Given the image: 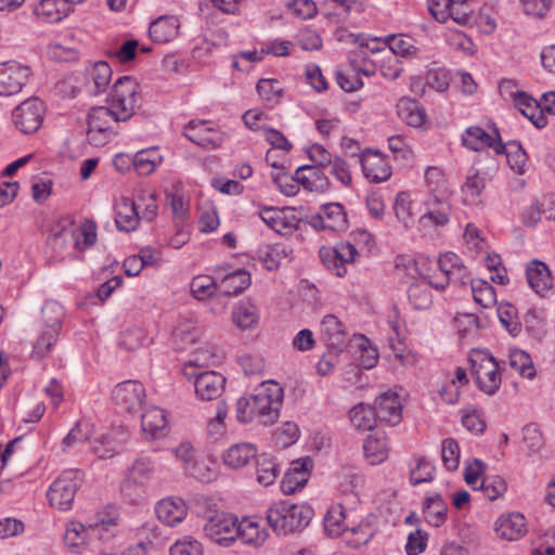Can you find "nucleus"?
<instances>
[{
	"label": "nucleus",
	"instance_id": "f257e3e1",
	"mask_svg": "<svg viewBox=\"0 0 555 555\" xmlns=\"http://www.w3.org/2000/svg\"><path fill=\"white\" fill-rule=\"evenodd\" d=\"M360 500L356 492L345 493L343 500L333 504L325 517L324 529L330 535H339L343 532H351L356 539L354 546L366 544L376 532L377 516L367 514L358 521L354 507Z\"/></svg>",
	"mask_w": 555,
	"mask_h": 555
},
{
	"label": "nucleus",
	"instance_id": "f03ea898",
	"mask_svg": "<svg viewBox=\"0 0 555 555\" xmlns=\"http://www.w3.org/2000/svg\"><path fill=\"white\" fill-rule=\"evenodd\" d=\"M283 404V389L269 380L261 384L255 395L242 397L236 401V420L242 424L256 422L260 425H272L279 416Z\"/></svg>",
	"mask_w": 555,
	"mask_h": 555
},
{
	"label": "nucleus",
	"instance_id": "7ed1b4c3",
	"mask_svg": "<svg viewBox=\"0 0 555 555\" xmlns=\"http://www.w3.org/2000/svg\"><path fill=\"white\" fill-rule=\"evenodd\" d=\"M312 514L310 506L284 500L268 509L267 520L274 532L286 535L305 528L311 520Z\"/></svg>",
	"mask_w": 555,
	"mask_h": 555
},
{
	"label": "nucleus",
	"instance_id": "20e7f679",
	"mask_svg": "<svg viewBox=\"0 0 555 555\" xmlns=\"http://www.w3.org/2000/svg\"><path fill=\"white\" fill-rule=\"evenodd\" d=\"M142 96L139 83L131 76L119 77L107 96L117 121L129 120L141 107Z\"/></svg>",
	"mask_w": 555,
	"mask_h": 555
},
{
	"label": "nucleus",
	"instance_id": "39448f33",
	"mask_svg": "<svg viewBox=\"0 0 555 555\" xmlns=\"http://www.w3.org/2000/svg\"><path fill=\"white\" fill-rule=\"evenodd\" d=\"M214 356L207 350H197L194 358L184 367V374L194 377L195 393L203 401L219 398L225 386V377L215 371H205L198 374L188 373V367L208 365Z\"/></svg>",
	"mask_w": 555,
	"mask_h": 555
},
{
	"label": "nucleus",
	"instance_id": "423d86ee",
	"mask_svg": "<svg viewBox=\"0 0 555 555\" xmlns=\"http://www.w3.org/2000/svg\"><path fill=\"white\" fill-rule=\"evenodd\" d=\"M472 371L478 388L487 395H494L502 383L498 361L486 349H475L469 354Z\"/></svg>",
	"mask_w": 555,
	"mask_h": 555
},
{
	"label": "nucleus",
	"instance_id": "0eeeda50",
	"mask_svg": "<svg viewBox=\"0 0 555 555\" xmlns=\"http://www.w3.org/2000/svg\"><path fill=\"white\" fill-rule=\"evenodd\" d=\"M83 473L79 469L64 470L50 486L48 499L51 506L61 511L72 507L76 492L80 487Z\"/></svg>",
	"mask_w": 555,
	"mask_h": 555
},
{
	"label": "nucleus",
	"instance_id": "6e6552de",
	"mask_svg": "<svg viewBox=\"0 0 555 555\" xmlns=\"http://www.w3.org/2000/svg\"><path fill=\"white\" fill-rule=\"evenodd\" d=\"M118 122L108 105L92 107L88 114L87 139L89 143L94 146L105 145L115 137L114 126Z\"/></svg>",
	"mask_w": 555,
	"mask_h": 555
},
{
	"label": "nucleus",
	"instance_id": "1a4fd4ad",
	"mask_svg": "<svg viewBox=\"0 0 555 555\" xmlns=\"http://www.w3.org/2000/svg\"><path fill=\"white\" fill-rule=\"evenodd\" d=\"M238 519L232 514H216L204 525L205 535L212 542L230 546L237 540Z\"/></svg>",
	"mask_w": 555,
	"mask_h": 555
},
{
	"label": "nucleus",
	"instance_id": "9d476101",
	"mask_svg": "<svg viewBox=\"0 0 555 555\" xmlns=\"http://www.w3.org/2000/svg\"><path fill=\"white\" fill-rule=\"evenodd\" d=\"M46 107L38 98H29L22 102L12 113L15 127L25 134L35 133L40 128Z\"/></svg>",
	"mask_w": 555,
	"mask_h": 555
},
{
	"label": "nucleus",
	"instance_id": "9b49d317",
	"mask_svg": "<svg viewBox=\"0 0 555 555\" xmlns=\"http://www.w3.org/2000/svg\"><path fill=\"white\" fill-rule=\"evenodd\" d=\"M319 255L328 270L343 278L347 273L346 266L356 261L358 250L351 243L340 242L335 247H322Z\"/></svg>",
	"mask_w": 555,
	"mask_h": 555
},
{
	"label": "nucleus",
	"instance_id": "f8f14e48",
	"mask_svg": "<svg viewBox=\"0 0 555 555\" xmlns=\"http://www.w3.org/2000/svg\"><path fill=\"white\" fill-rule=\"evenodd\" d=\"M112 398L119 409L133 414L142 409L145 388L138 380H125L115 386Z\"/></svg>",
	"mask_w": 555,
	"mask_h": 555
},
{
	"label": "nucleus",
	"instance_id": "ddd939ff",
	"mask_svg": "<svg viewBox=\"0 0 555 555\" xmlns=\"http://www.w3.org/2000/svg\"><path fill=\"white\" fill-rule=\"evenodd\" d=\"M29 77L28 67L17 62L0 64V95L10 96L18 93Z\"/></svg>",
	"mask_w": 555,
	"mask_h": 555
},
{
	"label": "nucleus",
	"instance_id": "4468645a",
	"mask_svg": "<svg viewBox=\"0 0 555 555\" xmlns=\"http://www.w3.org/2000/svg\"><path fill=\"white\" fill-rule=\"evenodd\" d=\"M310 224L321 231H344L347 229V214L343 205L328 203L322 206L318 215L311 217Z\"/></svg>",
	"mask_w": 555,
	"mask_h": 555
},
{
	"label": "nucleus",
	"instance_id": "2eb2a0df",
	"mask_svg": "<svg viewBox=\"0 0 555 555\" xmlns=\"http://www.w3.org/2000/svg\"><path fill=\"white\" fill-rule=\"evenodd\" d=\"M206 124L204 120H191L184 127V135L198 146L207 150L217 149L223 143L225 135L219 130L207 127Z\"/></svg>",
	"mask_w": 555,
	"mask_h": 555
},
{
	"label": "nucleus",
	"instance_id": "dca6fc26",
	"mask_svg": "<svg viewBox=\"0 0 555 555\" xmlns=\"http://www.w3.org/2000/svg\"><path fill=\"white\" fill-rule=\"evenodd\" d=\"M359 160L363 175L370 182L380 183L391 177V167L379 152L366 150L360 155Z\"/></svg>",
	"mask_w": 555,
	"mask_h": 555
},
{
	"label": "nucleus",
	"instance_id": "f3484780",
	"mask_svg": "<svg viewBox=\"0 0 555 555\" xmlns=\"http://www.w3.org/2000/svg\"><path fill=\"white\" fill-rule=\"evenodd\" d=\"M311 467L312 460L309 456L293 461L282 479V492L289 495L301 489L309 479Z\"/></svg>",
	"mask_w": 555,
	"mask_h": 555
},
{
	"label": "nucleus",
	"instance_id": "a211bd4d",
	"mask_svg": "<svg viewBox=\"0 0 555 555\" xmlns=\"http://www.w3.org/2000/svg\"><path fill=\"white\" fill-rule=\"evenodd\" d=\"M494 137L480 127H469L462 137L463 144L473 151H480L485 147H492L496 154L505 152V144L502 143L498 129H494Z\"/></svg>",
	"mask_w": 555,
	"mask_h": 555
},
{
	"label": "nucleus",
	"instance_id": "6ab92c4d",
	"mask_svg": "<svg viewBox=\"0 0 555 555\" xmlns=\"http://www.w3.org/2000/svg\"><path fill=\"white\" fill-rule=\"evenodd\" d=\"M112 74V68L106 62L95 63L86 73L85 92L91 96L105 92L111 82Z\"/></svg>",
	"mask_w": 555,
	"mask_h": 555
},
{
	"label": "nucleus",
	"instance_id": "aec40b11",
	"mask_svg": "<svg viewBox=\"0 0 555 555\" xmlns=\"http://www.w3.org/2000/svg\"><path fill=\"white\" fill-rule=\"evenodd\" d=\"M140 207L141 204L130 198H119L115 204V223L117 229L125 232L135 230L142 218L138 211Z\"/></svg>",
	"mask_w": 555,
	"mask_h": 555
},
{
	"label": "nucleus",
	"instance_id": "412c9836",
	"mask_svg": "<svg viewBox=\"0 0 555 555\" xmlns=\"http://www.w3.org/2000/svg\"><path fill=\"white\" fill-rule=\"evenodd\" d=\"M373 410L380 422L396 425L401 421L402 406L396 392L388 391L377 397Z\"/></svg>",
	"mask_w": 555,
	"mask_h": 555
},
{
	"label": "nucleus",
	"instance_id": "4be33fe9",
	"mask_svg": "<svg viewBox=\"0 0 555 555\" xmlns=\"http://www.w3.org/2000/svg\"><path fill=\"white\" fill-rule=\"evenodd\" d=\"M155 512L159 521L173 527L185 518L188 507L180 498H166L156 504Z\"/></svg>",
	"mask_w": 555,
	"mask_h": 555
},
{
	"label": "nucleus",
	"instance_id": "5701e85b",
	"mask_svg": "<svg viewBox=\"0 0 555 555\" xmlns=\"http://www.w3.org/2000/svg\"><path fill=\"white\" fill-rule=\"evenodd\" d=\"M529 286L540 296H545L553 287V278L547 266L540 261H531L526 269Z\"/></svg>",
	"mask_w": 555,
	"mask_h": 555
},
{
	"label": "nucleus",
	"instance_id": "b1692460",
	"mask_svg": "<svg viewBox=\"0 0 555 555\" xmlns=\"http://www.w3.org/2000/svg\"><path fill=\"white\" fill-rule=\"evenodd\" d=\"M495 531L502 539L516 541L527 532L526 518L517 512L502 515L495 522Z\"/></svg>",
	"mask_w": 555,
	"mask_h": 555
},
{
	"label": "nucleus",
	"instance_id": "393cba45",
	"mask_svg": "<svg viewBox=\"0 0 555 555\" xmlns=\"http://www.w3.org/2000/svg\"><path fill=\"white\" fill-rule=\"evenodd\" d=\"M73 11V3L68 0H40L35 7L36 16L46 23L61 22Z\"/></svg>",
	"mask_w": 555,
	"mask_h": 555
},
{
	"label": "nucleus",
	"instance_id": "a878e982",
	"mask_svg": "<svg viewBox=\"0 0 555 555\" xmlns=\"http://www.w3.org/2000/svg\"><path fill=\"white\" fill-rule=\"evenodd\" d=\"M427 211L421 217L424 225H444L450 220L451 205L449 198L427 197L425 202Z\"/></svg>",
	"mask_w": 555,
	"mask_h": 555
},
{
	"label": "nucleus",
	"instance_id": "bb28decb",
	"mask_svg": "<svg viewBox=\"0 0 555 555\" xmlns=\"http://www.w3.org/2000/svg\"><path fill=\"white\" fill-rule=\"evenodd\" d=\"M154 472V463L149 457L138 459L129 468L127 479L121 483V493L130 495L133 486H142L147 482Z\"/></svg>",
	"mask_w": 555,
	"mask_h": 555
},
{
	"label": "nucleus",
	"instance_id": "cd10ccee",
	"mask_svg": "<svg viewBox=\"0 0 555 555\" xmlns=\"http://www.w3.org/2000/svg\"><path fill=\"white\" fill-rule=\"evenodd\" d=\"M179 27L178 17L164 15L151 23L149 34L154 42L166 43L177 37Z\"/></svg>",
	"mask_w": 555,
	"mask_h": 555
},
{
	"label": "nucleus",
	"instance_id": "c85d7f7f",
	"mask_svg": "<svg viewBox=\"0 0 555 555\" xmlns=\"http://www.w3.org/2000/svg\"><path fill=\"white\" fill-rule=\"evenodd\" d=\"M118 521V508L107 505L96 513L95 520L90 522L89 527L98 532L100 539L107 540L114 535Z\"/></svg>",
	"mask_w": 555,
	"mask_h": 555
},
{
	"label": "nucleus",
	"instance_id": "c756f323",
	"mask_svg": "<svg viewBox=\"0 0 555 555\" xmlns=\"http://www.w3.org/2000/svg\"><path fill=\"white\" fill-rule=\"evenodd\" d=\"M167 426L165 411L158 406H151L141 415V428L143 434L155 439L164 435Z\"/></svg>",
	"mask_w": 555,
	"mask_h": 555
},
{
	"label": "nucleus",
	"instance_id": "7c9ffc66",
	"mask_svg": "<svg viewBox=\"0 0 555 555\" xmlns=\"http://www.w3.org/2000/svg\"><path fill=\"white\" fill-rule=\"evenodd\" d=\"M321 337L328 348L341 349L345 345L346 333L341 322L334 314H327L321 322Z\"/></svg>",
	"mask_w": 555,
	"mask_h": 555
},
{
	"label": "nucleus",
	"instance_id": "2f4dec72",
	"mask_svg": "<svg viewBox=\"0 0 555 555\" xmlns=\"http://www.w3.org/2000/svg\"><path fill=\"white\" fill-rule=\"evenodd\" d=\"M267 538V530L261 527L257 520L249 518L238 520L237 540L242 541V543L253 547H259L264 543Z\"/></svg>",
	"mask_w": 555,
	"mask_h": 555
},
{
	"label": "nucleus",
	"instance_id": "473e14b6",
	"mask_svg": "<svg viewBox=\"0 0 555 555\" xmlns=\"http://www.w3.org/2000/svg\"><path fill=\"white\" fill-rule=\"evenodd\" d=\"M257 456L256 447L248 442H241L231 446L222 455L223 463L231 468L237 469L249 463Z\"/></svg>",
	"mask_w": 555,
	"mask_h": 555
},
{
	"label": "nucleus",
	"instance_id": "72a5a7b5",
	"mask_svg": "<svg viewBox=\"0 0 555 555\" xmlns=\"http://www.w3.org/2000/svg\"><path fill=\"white\" fill-rule=\"evenodd\" d=\"M297 180L308 190L324 192L330 181L319 167L304 165L297 169Z\"/></svg>",
	"mask_w": 555,
	"mask_h": 555
},
{
	"label": "nucleus",
	"instance_id": "f704fd0d",
	"mask_svg": "<svg viewBox=\"0 0 555 555\" xmlns=\"http://www.w3.org/2000/svg\"><path fill=\"white\" fill-rule=\"evenodd\" d=\"M250 285V274L238 269L227 274L220 282V293L227 297L241 294Z\"/></svg>",
	"mask_w": 555,
	"mask_h": 555
},
{
	"label": "nucleus",
	"instance_id": "c9c22d12",
	"mask_svg": "<svg viewBox=\"0 0 555 555\" xmlns=\"http://www.w3.org/2000/svg\"><path fill=\"white\" fill-rule=\"evenodd\" d=\"M399 117L411 127H421L426 120L425 109L412 99H401L397 105Z\"/></svg>",
	"mask_w": 555,
	"mask_h": 555
},
{
	"label": "nucleus",
	"instance_id": "e433bc0d",
	"mask_svg": "<svg viewBox=\"0 0 555 555\" xmlns=\"http://www.w3.org/2000/svg\"><path fill=\"white\" fill-rule=\"evenodd\" d=\"M232 320L241 330H250L258 324V309L250 301H241L233 309Z\"/></svg>",
	"mask_w": 555,
	"mask_h": 555
},
{
	"label": "nucleus",
	"instance_id": "4c0bfd02",
	"mask_svg": "<svg viewBox=\"0 0 555 555\" xmlns=\"http://www.w3.org/2000/svg\"><path fill=\"white\" fill-rule=\"evenodd\" d=\"M425 181L428 189V197L449 198L451 191L448 188L443 172L430 166L425 171Z\"/></svg>",
	"mask_w": 555,
	"mask_h": 555
},
{
	"label": "nucleus",
	"instance_id": "58836bf2",
	"mask_svg": "<svg viewBox=\"0 0 555 555\" xmlns=\"http://www.w3.org/2000/svg\"><path fill=\"white\" fill-rule=\"evenodd\" d=\"M448 506L440 494L426 498L423 513L426 521L435 527L441 526L447 519Z\"/></svg>",
	"mask_w": 555,
	"mask_h": 555
},
{
	"label": "nucleus",
	"instance_id": "ea45409f",
	"mask_svg": "<svg viewBox=\"0 0 555 555\" xmlns=\"http://www.w3.org/2000/svg\"><path fill=\"white\" fill-rule=\"evenodd\" d=\"M60 332L41 326L36 340L33 344L31 357L40 360L47 357L56 345Z\"/></svg>",
	"mask_w": 555,
	"mask_h": 555
},
{
	"label": "nucleus",
	"instance_id": "a19ab883",
	"mask_svg": "<svg viewBox=\"0 0 555 555\" xmlns=\"http://www.w3.org/2000/svg\"><path fill=\"white\" fill-rule=\"evenodd\" d=\"M363 452L372 465L384 462L388 456V446L385 437L367 436L363 443Z\"/></svg>",
	"mask_w": 555,
	"mask_h": 555
},
{
	"label": "nucleus",
	"instance_id": "79ce46f5",
	"mask_svg": "<svg viewBox=\"0 0 555 555\" xmlns=\"http://www.w3.org/2000/svg\"><path fill=\"white\" fill-rule=\"evenodd\" d=\"M351 424L359 430H372L377 422L376 413L372 406L359 403L349 412Z\"/></svg>",
	"mask_w": 555,
	"mask_h": 555
},
{
	"label": "nucleus",
	"instance_id": "37998d69",
	"mask_svg": "<svg viewBox=\"0 0 555 555\" xmlns=\"http://www.w3.org/2000/svg\"><path fill=\"white\" fill-rule=\"evenodd\" d=\"M257 481L268 487L272 485L280 474L279 465L267 454H260L257 457Z\"/></svg>",
	"mask_w": 555,
	"mask_h": 555
},
{
	"label": "nucleus",
	"instance_id": "c03bdc74",
	"mask_svg": "<svg viewBox=\"0 0 555 555\" xmlns=\"http://www.w3.org/2000/svg\"><path fill=\"white\" fill-rule=\"evenodd\" d=\"M498 317L502 326L516 337L521 332V323L518 318V311L515 306L508 302H502L498 307Z\"/></svg>",
	"mask_w": 555,
	"mask_h": 555
},
{
	"label": "nucleus",
	"instance_id": "a18cd8bd",
	"mask_svg": "<svg viewBox=\"0 0 555 555\" xmlns=\"http://www.w3.org/2000/svg\"><path fill=\"white\" fill-rule=\"evenodd\" d=\"M42 326L55 330L61 333L62 321L64 319L65 312L63 307L55 300H47L42 308Z\"/></svg>",
	"mask_w": 555,
	"mask_h": 555
},
{
	"label": "nucleus",
	"instance_id": "49530a36",
	"mask_svg": "<svg viewBox=\"0 0 555 555\" xmlns=\"http://www.w3.org/2000/svg\"><path fill=\"white\" fill-rule=\"evenodd\" d=\"M470 281L469 272L466 266L461 261L456 268L451 271V274L448 278H441L437 281L429 279L427 283L436 289L443 291L450 283H454L463 287L470 283Z\"/></svg>",
	"mask_w": 555,
	"mask_h": 555
},
{
	"label": "nucleus",
	"instance_id": "de8ad7c7",
	"mask_svg": "<svg viewBox=\"0 0 555 555\" xmlns=\"http://www.w3.org/2000/svg\"><path fill=\"white\" fill-rule=\"evenodd\" d=\"M486 186L485 178L478 171L470 170L466 177V182L462 186L465 204H475Z\"/></svg>",
	"mask_w": 555,
	"mask_h": 555
},
{
	"label": "nucleus",
	"instance_id": "09e8293b",
	"mask_svg": "<svg viewBox=\"0 0 555 555\" xmlns=\"http://www.w3.org/2000/svg\"><path fill=\"white\" fill-rule=\"evenodd\" d=\"M218 284L214 278L209 275H197L193 278L190 288L194 298L197 300H205L215 294L218 289Z\"/></svg>",
	"mask_w": 555,
	"mask_h": 555
},
{
	"label": "nucleus",
	"instance_id": "8fccbe9b",
	"mask_svg": "<svg viewBox=\"0 0 555 555\" xmlns=\"http://www.w3.org/2000/svg\"><path fill=\"white\" fill-rule=\"evenodd\" d=\"M470 289L474 300L483 308L495 302V291L491 284L482 280H472Z\"/></svg>",
	"mask_w": 555,
	"mask_h": 555
},
{
	"label": "nucleus",
	"instance_id": "3c124183",
	"mask_svg": "<svg viewBox=\"0 0 555 555\" xmlns=\"http://www.w3.org/2000/svg\"><path fill=\"white\" fill-rule=\"evenodd\" d=\"M509 365L524 377L531 379L535 376L532 360L524 350L515 349L511 351Z\"/></svg>",
	"mask_w": 555,
	"mask_h": 555
},
{
	"label": "nucleus",
	"instance_id": "603ef678",
	"mask_svg": "<svg viewBox=\"0 0 555 555\" xmlns=\"http://www.w3.org/2000/svg\"><path fill=\"white\" fill-rule=\"evenodd\" d=\"M158 156L155 151H140L132 157V167L140 176L152 173L157 166Z\"/></svg>",
	"mask_w": 555,
	"mask_h": 555
},
{
	"label": "nucleus",
	"instance_id": "864d4df0",
	"mask_svg": "<svg viewBox=\"0 0 555 555\" xmlns=\"http://www.w3.org/2000/svg\"><path fill=\"white\" fill-rule=\"evenodd\" d=\"M260 219L275 232L282 233L293 227L282 212L274 207H263L258 212Z\"/></svg>",
	"mask_w": 555,
	"mask_h": 555
},
{
	"label": "nucleus",
	"instance_id": "5fc2aeb1",
	"mask_svg": "<svg viewBox=\"0 0 555 555\" xmlns=\"http://www.w3.org/2000/svg\"><path fill=\"white\" fill-rule=\"evenodd\" d=\"M411 198L406 192H399L395 198L393 211L399 222L404 228H409L413 223V212L411 207Z\"/></svg>",
	"mask_w": 555,
	"mask_h": 555
},
{
	"label": "nucleus",
	"instance_id": "6e6d98bb",
	"mask_svg": "<svg viewBox=\"0 0 555 555\" xmlns=\"http://www.w3.org/2000/svg\"><path fill=\"white\" fill-rule=\"evenodd\" d=\"M505 146V152L503 154L507 157V163L509 167L518 175H522L525 172V166L528 159L526 152L519 142L512 141Z\"/></svg>",
	"mask_w": 555,
	"mask_h": 555
},
{
	"label": "nucleus",
	"instance_id": "4d7b16f0",
	"mask_svg": "<svg viewBox=\"0 0 555 555\" xmlns=\"http://www.w3.org/2000/svg\"><path fill=\"white\" fill-rule=\"evenodd\" d=\"M474 9L470 0H452L449 8V18H452L459 25H468L473 20Z\"/></svg>",
	"mask_w": 555,
	"mask_h": 555
},
{
	"label": "nucleus",
	"instance_id": "13d9d810",
	"mask_svg": "<svg viewBox=\"0 0 555 555\" xmlns=\"http://www.w3.org/2000/svg\"><path fill=\"white\" fill-rule=\"evenodd\" d=\"M441 459L448 470L452 472L457 469L460 464V447L455 439L447 438L442 440Z\"/></svg>",
	"mask_w": 555,
	"mask_h": 555
},
{
	"label": "nucleus",
	"instance_id": "bf43d9fd",
	"mask_svg": "<svg viewBox=\"0 0 555 555\" xmlns=\"http://www.w3.org/2000/svg\"><path fill=\"white\" fill-rule=\"evenodd\" d=\"M299 437V428L293 422H286L273 434L275 444L282 449L295 443Z\"/></svg>",
	"mask_w": 555,
	"mask_h": 555
},
{
	"label": "nucleus",
	"instance_id": "052dcab7",
	"mask_svg": "<svg viewBox=\"0 0 555 555\" xmlns=\"http://www.w3.org/2000/svg\"><path fill=\"white\" fill-rule=\"evenodd\" d=\"M477 490L483 491L486 496L493 501L506 491V482L500 476H485Z\"/></svg>",
	"mask_w": 555,
	"mask_h": 555
},
{
	"label": "nucleus",
	"instance_id": "680f3d73",
	"mask_svg": "<svg viewBox=\"0 0 555 555\" xmlns=\"http://www.w3.org/2000/svg\"><path fill=\"white\" fill-rule=\"evenodd\" d=\"M435 470V465L430 461L420 457L416 467L411 470L410 481L413 485L430 482L434 479Z\"/></svg>",
	"mask_w": 555,
	"mask_h": 555
},
{
	"label": "nucleus",
	"instance_id": "e2e57ef3",
	"mask_svg": "<svg viewBox=\"0 0 555 555\" xmlns=\"http://www.w3.org/2000/svg\"><path fill=\"white\" fill-rule=\"evenodd\" d=\"M412 38L403 35H391L387 39L389 49L396 55L410 56L414 55L417 51L412 42Z\"/></svg>",
	"mask_w": 555,
	"mask_h": 555
},
{
	"label": "nucleus",
	"instance_id": "0e129e2a",
	"mask_svg": "<svg viewBox=\"0 0 555 555\" xmlns=\"http://www.w3.org/2000/svg\"><path fill=\"white\" fill-rule=\"evenodd\" d=\"M170 555H203V546L194 538L183 537L170 547Z\"/></svg>",
	"mask_w": 555,
	"mask_h": 555
},
{
	"label": "nucleus",
	"instance_id": "69168bd1",
	"mask_svg": "<svg viewBox=\"0 0 555 555\" xmlns=\"http://www.w3.org/2000/svg\"><path fill=\"white\" fill-rule=\"evenodd\" d=\"M90 437V430L88 423L77 422L75 426L70 429V431L66 435V437L62 441L63 451L67 450L70 447H74L78 442H85Z\"/></svg>",
	"mask_w": 555,
	"mask_h": 555
},
{
	"label": "nucleus",
	"instance_id": "338daca9",
	"mask_svg": "<svg viewBox=\"0 0 555 555\" xmlns=\"http://www.w3.org/2000/svg\"><path fill=\"white\" fill-rule=\"evenodd\" d=\"M409 299L417 310H425L431 305V294L422 284H414L409 288Z\"/></svg>",
	"mask_w": 555,
	"mask_h": 555
},
{
	"label": "nucleus",
	"instance_id": "774afa93",
	"mask_svg": "<svg viewBox=\"0 0 555 555\" xmlns=\"http://www.w3.org/2000/svg\"><path fill=\"white\" fill-rule=\"evenodd\" d=\"M487 465L478 460L474 459L472 463H469L464 469V480L465 482L474 490L479 488V480H482L485 477Z\"/></svg>",
	"mask_w": 555,
	"mask_h": 555
}]
</instances>
